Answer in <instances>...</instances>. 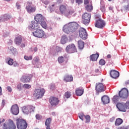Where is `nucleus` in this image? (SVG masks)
<instances>
[{"label":"nucleus","instance_id":"f257e3e1","mask_svg":"<svg viewBox=\"0 0 129 129\" xmlns=\"http://www.w3.org/2000/svg\"><path fill=\"white\" fill-rule=\"evenodd\" d=\"M79 24L76 22H70L63 27L62 31L66 34H70V33H74L78 29Z\"/></svg>","mask_w":129,"mask_h":129},{"label":"nucleus","instance_id":"f03ea898","mask_svg":"<svg viewBox=\"0 0 129 129\" xmlns=\"http://www.w3.org/2000/svg\"><path fill=\"white\" fill-rule=\"evenodd\" d=\"M34 20L37 24H40L43 29H47V23H46V18L41 14H37L34 18Z\"/></svg>","mask_w":129,"mask_h":129},{"label":"nucleus","instance_id":"7ed1b4c3","mask_svg":"<svg viewBox=\"0 0 129 129\" xmlns=\"http://www.w3.org/2000/svg\"><path fill=\"white\" fill-rule=\"evenodd\" d=\"M59 11L60 13L67 18H71V16L75 13L74 10L67 9V7L64 5L60 6Z\"/></svg>","mask_w":129,"mask_h":129},{"label":"nucleus","instance_id":"20e7f679","mask_svg":"<svg viewBox=\"0 0 129 129\" xmlns=\"http://www.w3.org/2000/svg\"><path fill=\"white\" fill-rule=\"evenodd\" d=\"M17 126L18 129H26L28 126L27 122L26 120L23 119H17Z\"/></svg>","mask_w":129,"mask_h":129},{"label":"nucleus","instance_id":"39448f33","mask_svg":"<svg viewBox=\"0 0 129 129\" xmlns=\"http://www.w3.org/2000/svg\"><path fill=\"white\" fill-rule=\"evenodd\" d=\"M45 93V89H36L33 94V96L37 99L42 98L44 96Z\"/></svg>","mask_w":129,"mask_h":129},{"label":"nucleus","instance_id":"423d86ee","mask_svg":"<svg viewBox=\"0 0 129 129\" xmlns=\"http://www.w3.org/2000/svg\"><path fill=\"white\" fill-rule=\"evenodd\" d=\"M3 129H16V125L12 120H9L4 123Z\"/></svg>","mask_w":129,"mask_h":129},{"label":"nucleus","instance_id":"0eeeda50","mask_svg":"<svg viewBox=\"0 0 129 129\" xmlns=\"http://www.w3.org/2000/svg\"><path fill=\"white\" fill-rule=\"evenodd\" d=\"M35 110V107L33 106H24L22 107V112L26 115H28L29 113H31V112H33Z\"/></svg>","mask_w":129,"mask_h":129},{"label":"nucleus","instance_id":"6e6552de","mask_svg":"<svg viewBox=\"0 0 129 129\" xmlns=\"http://www.w3.org/2000/svg\"><path fill=\"white\" fill-rule=\"evenodd\" d=\"M32 34L34 37L37 38H45V32L40 29H36V31L32 32Z\"/></svg>","mask_w":129,"mask_h":129},{"label":"nucleus","instance_id":"1a4fd4ad","mask_svg":"<svg viewBox=\"0 0 129 129\" xmlns=\"http://www.w3.org/2000/svg\"><path fill=\"white\" fill-rule=\"evenodd\" d=\"M91 17V15L90 14H88L87 13H86L84 14L82 16V21L83 24L85 25L86 26H87L90 23V18Z\"/></svg>","mask_w":129,"mask_h":129},{"label":"nucleus","instance_id":"9d476101","mask_svg":"<svg viewBox=\"0 0 129 129\" xmlns=\"http://www.w3.org/2000/svg\"><path fill=\"white\" fill-rule=\"evenodd\" d=\"M119 96L122 99L127 98L128 97V90L124 88L122 89L118 93Z\"/></svg>","mask_w":129,"mask_h":129},{"label":"nucleus","instance_id":"9b49d317","mask_svg":"<svg viewBox=\"0 0 129 129\" xmlns=\"http://www.w3.org/2000/svg\"><path fill=\"white\" fill-rule=\"evenodd\" d=\"M39 28H40L39 23L34 21L30 22L29 25L28 26V29L29 30H30V31H35V30H38Z\"/></svg>","mask_w":129,"mask_h":129},{"label":"nucleus","instance_id":"f8f14e48","mask_svg":"<svg viewBox=\"0 0 129 129\" xmlns=\"http://www.w3.org/2000/svg\"><path fill=\"white\" fill-rule=\"evenodd\" d=\"M66 50L67 53L71 54V53L76 52V47L74 44H71L67 46Z\"/></svg>","mask_w":129,"mask_h":129},{"label":"nucleus","instance_id":"ddd939ff","mask_svg":"<svg viewBox=\"0 0 129 129\" xmlns=\"http://www.w3.org/2000/svg\"><path fill=\"white\" fill-rule=\"evenodd\" d=\"M31 5V2L28 3V5L26 7V10L28 14H32V13L36 12V7H32Z\"/></svg>","mask_w":129,"mask_h":129},{"label":"nucleus","instance_id":"4468645a","mask_svg":"<svg viewBox=\"0 0 129 129\" xmlns=\"http://www.w3.org/2000/svg\"><path fill=\"white\" fill-rule=\"evenodd\" d=\"M105 90L104 89V85L101 83H96V91L97 93H100V92H103Z\"/></svg>","mask_w":129,"mask_h":129},{"label":"nucleus","instance_id":"2eb2a0df","mask_svg":"<svg viewBox=\"0 0 129 129\" xmlns=\"http://www.w3.org/2000/svg\"><path fill=\"white\" fill-rule=\"evenodd\" d=\"M95 26L98 29H102V28L105 27V22L102 20V19H99L96 21Z\"/></svg>","mask_w":129,"mask_h":129},{"label":"nucleus","instance_id":"dca6fc26","mask_svg":"<svg viewBox=\"0 0 129 129\" xmlns=\"http://www.w3.org/2000/svg\"><path fill=\"white\" fill-rule=\"evenodd\" d=\"M79 36L83 40H86L87 39V32L86 30L84 28H81L79 31Z\"/></svg>","mask_w":129,"mask_h":129},{"label":"nucleus","instance_id":"f3484780","mask_svg":"<svg viewBox=\"0 0 129 129\" xmlns=\"http://www.w3.org/2000/svg\"><path fill=\"white\" fill-rule=\"evenodd\" d=\"M11 112L14 115H18L20 112V109L18 105H13L11 108Z\"/></svg>","mask_w":129,"mask_h":129},{"label":"nucleus","instance_id":"a211bd4d","mask_svg":"<svg viewBox=\"0 0 129 129\" xmlns=\"http://www.w3.org/2000/svg\"><path fill=\"white\" fill-rule=\"evenodd\" d=\"M49 102L50 104L52 106L58 105L59 103V100H58V98L56 97H51L49 99Z\"/></svg>","mask_w":129,"mask_h":129},{"label":"nucleus","instance_id":"6ab92c4d","mask_svg":"<svg viewBox=\"0 0 129 129\" xmlns=\"http://www.w3.org/2000/svg\"><path fill=\"white\" fill-rule=\"evenodd\" d=\"M116 107L120 110V111H123V112H125L126 111V107H125V105L123 104L120 103H118L116 104Z\"/></svg>","mask_w":129,"mask_h":129},{"label":"nucleus","instance_id":"aec40b11","mask_svg":"<svg viewBox=\"0 0 129 129\" xmlns=\"http://www.w3.org/2000/svg\"><path fill=\"white\" fill-rule=\"evenodd\" d=\"M110 75L112 78H117L119 76V73L115 70H111L110 72Z\"/></svg>","mask_w":129,"mask_h":129},{"label":"nucleus","instance_id":"412c9836","mask_svg":"<svg viewBox=\"0 0 129 129\" xmlns=\"http://www.w3.org/2000/svg\"><path fill=\"white\" fill-rule=\"evenodd\" d=\"M10 19H11V16L9 15L5 14L1 15L0 16V22L2 23V22H6V21H8Z\"/></svg>","mask_w":129,"mask_h":129},{"label":"nucleus","instance_id":"4be33fe9","mask_svg":"<svg viewBox=\"0 0 129 129\" xmlns=\"http://www.w3.org/2000/svg\"><path fill=\"white\" fill-rule=\"evenodd\" d=\"M23 40V38L22 37V36L19 35L18 36H17L15 39V43L16 45L17 46H20L21 44H22V41Z\"/></svg>","mask_w":129,"mask_h":129},{"label":"nucleus","instance_id":"5701e85b","mask_svg":"<svg viewBox=\"0 0 129 129\" xmlns=\"http://www.w3.org/2000/svg\"><path fill=\"white\" fill-rule=\"evenodd\" d=\"M101 100L103 104H107L108 103H109L110 101V99H109V97H108V96L104 95L102 97Z\"/></svg>","mask_w":129,"mask_h":129},{"label":"nucleus","instance_id":"b1692460","mask_svg":"<svg viewBox=\"0 0 129 129\" xmlns=\"http://www.w3.org/2000/svg\"><path fill=\"white\" fill-rule=\"evenodd\" d=\"M84 93V89L82 88H78L76 90V94L77 96H81Z\"/></svg>","mask_w":129,"mask_h":129},{"label":"nucleus","instance_id":"393cba45","mask_svg":"<svg viewBox=\"0 0 129 129\" xmlns=\"http://www.w3.org/2000/svg\"><path fill=\"white\" fill-rule=\"evenodd\" d=\"M21 81L26 83V82H30L31 81V77L28 76H23L21 79Z\"/></svg>","mask_w":129,"mask_h":129},{"label":"nucleus","instance_id":"a878e982","mask_svg":"<svg viewBox=\"0 0 129 129\" xmlns=\"http://www.w3.org/2000/svg\"><path fill=\"white\" fill-rule=\"evenodd\" d=\"M112 100L113 103H117H117H118V102L121 100V98L119 96L115 95L113 96Z\"/></svg>","mask_w":129,"mask_h":129},{"label":"nucleus","instance_id":"bb28decb","mask_svg":"<svg viewBox=\"0 0 129 129\" xmlns=\"http://www.w3.org/2000/svg\"><path fill=\"white\" fill-rule=\"evenodd\" d=\"M63 80L66 81V82H70L71 81H73V77H72L71 75H66L64 77Z\"/></svg>","mask_w":129,"mask_h":129},{"label":"nucleus","instance_id":"cd10ccee","mask_svg":"<svg viewBox=\"0 0 129 129\" xmlns=\"http://www.w3.org/2000/svg\"><path fill=\"white\" fill-rule=\"evenodd\" d=\"M98 57H99V54L96 53L95 54H92L90 56V60L91 61H96Z\"/></svg>","mask_w":129,"mask_h":129},{"label":"nucleus","instance_id":"c85d7f7f","mask_svg":"<svg viewBox=\"0 0 129 129\" xmlns=\"http://www.w3.org/2000/svg\"><path fill=\"white\" fill-rule=\"evenodd\" d=\"M68 41V38H67V36L66 35H62L60 40L61 44H66Z\"/></svg>","mask_w":129,"mask_h":129},{"label":"nucleus","instance_id":"c756f323","mask_svg":"<svg viewBox=\"0 0 129 129\" xmlns=\"http://www.w3.org/2000/svg\"><path fill=\"white\" fill-rule=\"evenodd\" d=\"M39 61H40V59L37 56H35L32 60V63L33 65H37V64H39Z\"/></svg>","mask_w":129,"mask_h":129},{"label":"nucleus","instance_id":"7c9ffc66","mask_svg":"<svg viewBox=\"0 0 129 129\" xmlns=\"http://www.w3.org/2000/svg\"><path fill=\"white\" fill-rule=\"evenodd\" d=\"M78 44L80 50H82L84 48V42L82 41V40H79Z\"/></svg>","mask_w":129,"mask_h":129},{"label":"nucleus","instance_id":"2f4dec72","mask_svg":"<svg viewBox=\"0 0 129 129\" xmlns=\"http://www.w3.org/2000/svg\"><path fill=\"white\" fill-rule=\"evenodd\" d=\"M9 50H10V53H12L13 55H15V54L17 53V49L15 48V47L13 46H11L10 47H9Z\"/></svg>","mask_w":129,"mask_h":129},{"label":"nucleus","instance_id":"473e14b6","mask_svg":"<svg viewBox=\"0 0 129 129\" xmlns=\"http://www.w3.org/2000/svg\"><path fill=\"white\" fill-rule=\"evenodd\" d=\"M86 11L88 12H91L92 10H93V7H92V5L90 4L86 6L85 7Z\"/></svg>","mask_w":129,"mask_h":129},{"label":"nucleus","instance_id":"72a5a7b5","mask_svg":"<svg viewBox=\"0 0 129 129\" xmlns=\"http://www.w3.org/2000/svg\"><path fill=\"white\" fill-rule=\"evenodd\" d=\"M123 120L122 119L120 118H117L116 119L115 122V125H120L121 123H122Z\"/></svg>","mask_w":129,"mask_h":129},{"label":"nucleus","instance_id":"f704fd0d","mask_svg":"<svg viewBox=\"0 0 129 129\" xmlns=\"http://www.w3.org/2000/svg\"><path fill=\"white\" fill-rule=\"evenodd\" d=\"M51 121L52 119H51V118H48L45 122L46 126H50V124H51Z\"/></svg>","mask_w":129,"mask_h":129},{"label":"nucleus","instance_id":"c9c22d12","mask_svg":"<svg viewBox=\"0 0 129 129\" xmlns=\"http://www.w3.org/2000/svg\"><path fill=\"white\" fill-rule=\"evenodd\" d=\"M65 61V57L63 56H59L58 58V62L60 63H63Z\"/></svg>","mask_w":129,"mask_h":129},{"label":"nucleus","instance_id":"e433bc0d","mask_svg":"<svg viewBox=\"0 0 129 129\" xmlns=\"http://www.w3.org/2000/svg\"><path fill=\"white\" fill-rule=\"evenodd\" d=\"M55 8H56V7H55V4L50 5L49 6V10H50L51 12H54L55 11Z\"/></svg>","mask_w":129,"mask_h":129},{"label":"nucleus","instance_id":"4c0bfd02","mask_svg":"<svg viewBox=\"0 0 129 129\" xmlns=\"http://www.w3.org/2000/svg\"><path fill=\"white\" fill-rule=\"evenodd\" d=\"M14 60L12 58L8 59V61L7 63H8V65H13L14 64V62L13 61Z\"/></svg>","mask_w":129,"mask_h":129},{"label":"nucleus","instance_id":"58836bf2","mask_svg":"<svg viewBox=\"0 0 129 129\" xmlns=\"http://www.w3.org/2000/svg\"><path fill=\"white\" fill-rule=\"evenodd\" d=\"M85 118L86 120V123L90 122V116H89V115H85Z\"/></svg>","mask_w":129,"mask_h":129},{"label":"nucleus","instance_id":"ea45409f","mask_svg":"<svg viewBox=\"0 0 129 129\" xmlns=\"http://www.w3.org/2000/svg\"><path fill=\"white\" fill-rule=\"evenodd\" d=\"M24 59L27 61H29V60H32L33 59V56L30 55L29 56L27 55L24 56Z\"/></svg>","mask_w":129,"mask_h":129},{"label":"nucleus","instance_id":"a19ab883","mask_svg":"<svg viewBox=\"0 0 129 129\" xmlns=\"http://www.w3.org/2000/svg\"><path fill=\"white\" fill-rule=\"evenodd\" d=\"M64 95L66 98H70V97L71 96V93L69 92H67L65 93Z\"/></svg>","mask_w":129,"mask_h":129},{"label":"nucleus","instance_id":"79ce46f5","mask_svg":"<svg viewBox=\"0 0 129 129\" xmlns=\"http://www.w3.org/2000/svg\"><path fill=\"white\" fill-rule=\"evenodd\" d=\"M23 88H25L26 89H30L31 88V85L27 84H25L23 85Z\"/></svg>","mask_w":129,"mask_h":129},{"label":"nucleus","instance_id":"37998d69","mask_svg":"<svg viewBox=\"0 0 129 129\" xmlns=\"http://www.w3.org/2000/svg\"><path fill=\"white\" fill-rule=\"evenodd\" d=\"M100 10L102 13H104L105 12V6L104 5H101Z\"/></svg>","mask_w":129,"mask_h":129},{"label":"nucleus","instance_id":"c03bdc74","mask_svg":"<svg viewBox=\"0 0 129 129\" xmlns=\"http://www.w3.org/2000/svg\"><path fill=\"white\" fill-rule=\"evenodd\" d=\"M99 63L100 65H101L102 66H103V65H104L105 64V61L104 60V59H101Z\"/></svg>","mask_w":129,"mask_h":129},{"label":"nucleus","instance_id":"a18cd8bd","mask_svg":"<svg viewBox=\"0 0 129 129\" xmlns=\"http://www.w3.org/2000/svg\"><path fill=\"white\" fill-rule=\"evenodd\" d=\"M49 88L50 90H54V89H55V84H51Z\"/></svg>","mask_w":129,"mask_h":129},{"label":"nucleus","instance_id":"49530a36","mask_svg":"<svg viewBox=\"0 0 129 129\" xmlns=\"http://www.w3.org/2000/svg\"><path fill=\"white\" fill-rule=\"evenodd\" d=\"M42 3L47 6V5H49V3H50L49 1L47 0H42L41 1Z\"/></svg>","mask_w":129,"mask_h":129},{"label":"nucleus","instance_id":"de8ad7c7","mask_svg":"<svg viewBox=\"0 0 129 129\" xmlns=\"http://www.w3.org/2000/svg\"><path fill=\"white\" fill-rule=\"evenodd\" d=\"M36 119H38L40 120L41 119V118H42V116H41L40 114H37L35 116Z\"/></svg>","mask_w":129,"mask_h":129},{"label":"nucleus","instance_id":"09e8293b","mask_svg":"<svg viewBox=\"0 0 129 129\" xmlns=\"http://www.w3.org/2000/svg\"><path fill=\"white\" fill-rule=\"evenodd\" d=\"M13 65L14 67H19V66H20L19 63H18L17 61L13 62Z\"/></svg>","mask_w":129,"mask_h":129},{"label":"nucleus","instance_id":"8fccbe9b","mask_svg":"<svg viewBox=\"0 0 129 129\" xmlns=\"http://www.w3.org/2000/svg\"><path fill=\"white\" fill-rule=\"evenodd\" d=\"M125 104V106L126 107V109H129V101H127L126 102V103L124 104Z\"/></svg>","mask_w":129,"mask_h":129},{"label":"nucleus","instance_id":"3c124183","mask_svg":"<svg viewBox=\"0 0 129 129\" xmlns=\"http://www.w3.org/2000/svg\"><path fill=\"white\" fill-rule=\"evenodd\" d=\"M85 117V115L84 114H81L79 115V118H80V119H81V120H84L83 119V117Z\"/></svg>","mask_w":129,"mask_h":129},{"label":"nucleus","instance_id":"603ef678","mask_svg":"<svg viewBox=\"0 0 129 129\" xmlns=\"http://www.w3.org/2000/svg\"><path fill=\"white\" fill-rule=\"evenodd\" d=\"M76 3L78 4V5H80L83 3V0H76Z\"/></svg>","mask_w":129,"mask_h":129},{"label":"nucleus","instance_id":"864d4df0","mask_svg":"<svg viewBox=\"0 0 129 129\" xmlns=\"http://www.w3.org/2000/svg\"><path fill=\"white\" fill-rule=\"evenodd\" d=\"M17 89H19V90H21L22 89V84H19L17 85Z\"/></svg>","mask_w":129,"mask_h":129},{"label":"nucleus","instance_id":"5fc2aeb1","mask_svg":"<svg viewBox=\"0 0 129 129\" xmlns=\"http://www.w3.org/2000/svg\"><path fill=\"white\" fill-rule=\"evenodd\" d=\"M7 90L9 91V92H12V88L10 86H8Z\"/></svg>","mask_w":129,"mask_h":129},{"label":"nucleus","instance_id":"6e6d98bb","mask_svg":"<svg viewBox=\"0 0 129 129\" xmlns=\"http://www.w3.org/2000/svg\"><path fill=\"white\" fill-rule=\"evenodd\" d=\"M16 7L17 8V10H20V9H21V5L18 3L16 4Z\"/></svg>","mask_w":129,"mask_h":129},{"label":"nucleus","instance_id":"4d7b16f0","mask_svg":"<svg viewBox=\"0 0 129 129\" xmlns=\"http://www.w3.org/2000/svg\"><path fill=\"white\" fill-rule=\"evenodd\" d=\"M3 122H5V119L3 118H0V124L3 123Z\"/></svg>","mask_w":129,"mask_h":129},{"label":"nucleus","instance_id":"13d9d810","mask_svg":"<svg viewBox=\"0 0 129 129\" xmlns=\"http://www.w3.org/2000/svg\"><path fill=\"white\" fill-rule=\"evenodd\" d=\"M9 32H5L3 36L4 37H8L9 36Z\"/></svg>","mask_w":129,"mask_h":129},{"label":"nucleus","instance_id":"bf43d9fd","mask_svg":"<svg viewBox=\"0 0 129 129\" xmlns=\"http://www.w3.org/2000/svg\"><path fill=\"white\" fill-rule=\"evenodd\" d=\"M84 5H87L89 4V1L88 0H84Z\"/></svg>","mask_w":129,"mask_h":129},{"label":"nucleus","instance_id":"052dcab7","mask_svg":"<svg viewBox=\"0 0 129 129\" xmlns=\"http://www.w3.org/2000/svg\"><path fill=\"white\" fill-rule=\"evenodd\" d=\"M124 9L126 11H128V10H129V4L127 6H125Z\"/></svg>","mask_w":129,"mask_h":129},{"label":"nucleus","instance_id":"680f3d73","mask_svg":"<svg viewBox=\"0 0 129 129\" xmlns=\"http://www.w3.org/2000/svg\"><path fill=\"white\" fill-rule=\"evenodd\" d=\"M20 47H21V48H25V47H26V44H25V43H22Z\"/></svg>","mask_w":129,"mask_h":129},{"label":"nucleus","instance_id":"e2e57ef3","mask_svg":"<svg viewBox=\"0 0 129 129\" xmlns=\"http://www.w3.org/2000/svg\"><path fill=\"white\" fill-rule=\"evenodd\" d=\"M5 103H6V101L5 100H3V101H2V105H3V106H5Z\"/></svg>","mask_w":129,"mask_h":129},{"label":"nucleus","instance_id":"0e129e2a","mask_svg":"<svg viewBox=\"0 0 129 129\" xmlns=\"http://www.w3.org/2000/svg\"><path fill=\"white\" fill-rule=\"evenodd\" d=\"M12 44H13V40H10L9 42V45H12Z\"/></svg>","mask_w":129,"mask_h":129},{"label":"nucleus","instance_id":"69168bd1","mask_svg":"<svg viewBox=\"0 0 129 129\" xmlns=\"http://www.w3.org/2000/svg\"><path fill=\"white\" fill-rule=\"evenodd\" d=\"M33 50H34V52H37V51H38V48L35 47L34 48Z\"/></svg>","mask_w":129,"mask_h":129},{"label":"nucleus","instance_id":"338daca9","mask_svg":"<svg viewBox=\"0 0 129 129\" xmlns=\"http://www.w3.org/2000/svg\"><path fill=\"white\" fill-rule=\"evenodd\" d=\"M51 114L52 115H53V116H55V115H56V113L55 112H52Z\"/></svg>","mask_w":129,"mask_h":129},{"label":"nucleus","instance_id":"774afa93","mask_svg":"<svg viewBox=\"0 0 129 129\" xmlns=\"http://www.w3.org/2000/svg\"><path fill=\"white\" fill-rule=\"evenodd\" d=\"M107 57H108V58H111V55H110V54H108L107 55Z\"/></svg>","mask_w":129,"mask_h":129}]
</instances>
